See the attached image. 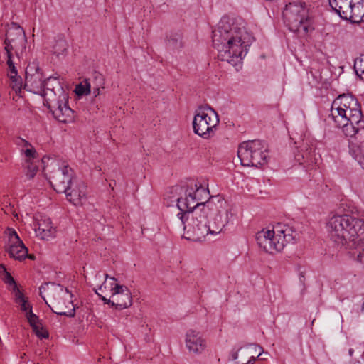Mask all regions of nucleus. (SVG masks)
<instances>
[{"instance_id": "obj_1", "label": "nucleus", "mask_w": 364, "mask_h": 364, "mask_svg": "<svg viewBox=\"0 0 364 364\" xmlns=\"http://www.w3.org/2000/svg\"><path fill=\"white\" fill-rule=\"evenodd\" d=\"M331 115L336 126L350 137V154L364 169V119L360 105L351 95H340L331 105Z\"/></svg>"}, {"instance_id": "obj_2", "label": "nucleus", "mask_w": 364, "mask_h": 364, "mask_svg": "<svg viewBox=\"0 0 364 364\" xmlns=\"http://www.w3.org/2000/svg\"><path fill=\"white\" fill-rule=\"evenodd\" d=\"M213 45L217 49L218 58L237 66L247 53L252 37L245 28L240 18L223 17L213 31Z\"/></svg>"}, {"instance_id": "obj_3", "label": "nucleus", "mask_w": 364, "mask_h": 364, "mask_svg": "<svg viewBox=\"0 0 364 364\" xmlns=\"http://www.w3.org/2000/svg\"><path fill=\"white\" fill-rule=\"evenodd\" d=\"M224 201L218 196L213 197L201 211L196 210L193 218L180 227H183V237L192 241H200L208 235H215L221 232L228 223V212L223 208Z\"/></svg>"}, {"instance_id": "obj_4", "label": "nucleus", "mask_w": 364, "mask_h": 364, "mask_svg": "<svg viewBox=\"0 0 364 364\" xmlns=\"http://www.w3.org/2000/svg\"><path fill=\"white\" fill-rule=\"evenodd\" d=\"M330 239L338 246L355 247L364 241V220L353 215H336L326 225Z\"/></svg>"}, {"instance_id": "obj_5", "label": "nucleus", "mask_w": 364, "mask_h": 364, "mask_svg": "<svg viewBox=\"0 0 364 364\" xmlns=\"http://www.w3.org/2000/svg\"><path fill=\"white\" fill-rule=\"evenodd\" d=\"M175 193L183 192V196L175 198L173 201L177 203L180 212L177 214L179 226L183 222L190 220L193 218L196 210L202 212L206 205L213 196H209L208 190L198 183H191L185 190L182 187L176 186L173 188Z\"/></svg>"}, {"instance_id": "obj_6", "label": "nucleus", "mask_w": 364, "mask_h": 364, "mask_svg": "<svg viewBox=\"0 0 364 364\" xmlns=\"http://www.w3.org/2000/svg\"><path fill=\"white\" fill-rule=\"evenodd\" d=\"M289 227L277 224L272 229H263L257 232L256 240L260 248L270 254L282 251L287 243L294 239Z\"/></svg>"}, {"instance_id": "obj_7", "label": "nucleus", "mask_w": 364, "mask_h": 364, "mask_svg": "<svg viewBox=\"0 0 364 364\" xmlns=\"http://www.w3.org/2000/svg\"><path fill=\"white\" fill-rule=\"evenodd\" d=\"M283 18L289 30L306 35L311 30V20L304 4L290 3L283 11Z\"/></svg>"}, {"instance_id": "obj_8", "label": "nucleus", "mask_w": 364, "mask_h": 364, "mask_svg": "<svg viewBox=\"0 0 364 364\" xmlns=\"http://www.w3.org/2000/svg\"><path fill=\"white\" fill-rule=\"evenodd\" d=\"M267 150L265 144L260 140L247 141L240 144L237 156L242 166L257 167L266 161Z\"/></svg>"}, {"instance_id": "obj_9", "label": "nucleus", "mask_w": 364, "mask_h": 364, "mask_svg": "<svg viewBox=\"0 0 364 364\" xmlns=\"http://www.w3.org/2000/svg\"><path fill=\"white\" fill-rule=\"evenodd\" d=\"M219 124L217 112L210 107H200L196 113L193 120L194 132L204 139L211 137Z\"/></svg>"}, {"instance_id": "obj_10", "label": "nucleus", "mask_w": 364, "mask_h": 364, "mask_svg": "<svg viewBox=\"0 0 364 364\" xmlns=\"http://www.w3.org/2000/svg\"><path fill=\"white\" fill-rule=\"evenodd\" d=\"M26 42L27 39L23 28L16 23H12L4 41L6 61H9L10 65L11 60H14L13 51L18 58L23 57Z\"/></svg>"}, {"instance_id": "obj_11", "label": "nucleus", "mask_w": 364, "mask_h": 364, "mask_svg": "<svg viewBox=\"0 0 364 364\" xmlns=\"http://www.w3.org/2000/svg\"><path fill=\"white\" fill-rule=\"evenodd\" d=\"M24 88L35 94H39L47 98L49 90L48 83L51 78L43 80V73L41 72L37 63L33 62L26 68Z\"/></svg>"}, {"instance_id": "obj_12", "label": "nucleus", "mask_w": 364, "mask_h": 364, "mask_svg": "<svg viewBox=\"0 0 364 364\" xmlns=\"http://www.w3.org/2000/svg\"><path fill=\"white\" fill-rule=\"evenodd\" d=\"M50 166L54 170L49 173V181L53 189L58 193L66 191L69 185L76 178L74 176L73 171L67 165L58 167V163L52 160Z\"/></svg>"}, {"instance_id": "obj_13", "label": "nucleus", "mask_w": 364, "mask_h": 364, "mask_svg": "<svg viewBox=\"0 0 364 364\" xmlns=\"http://www.w3.org/2000/svg\"><path fill=\"white\" fill-rule=\"evenodd\" d=\"M54 301H53L52 306H50L52 311L61 316H66L73 317L75 316V307L70 299L68 301V304L65 305L64 300L66 297H71L68 289L64 288L60 284H52V289H50Z\"/></svg>"}, {"instance_id": "obj_14", "label": "nucleus", "mask_w": 364, "mask_h": 364, "mask_svg": "<svg viewBox=\"0 0 364 364\" xmlns=\"http://www.w3.org/2000/svg\"><path fill=\"white\" fill-rule=\"evenodd\" d=\"M6 232L9 235V239L5 246L6 252L9 254L10 257L22 261L26 258L28 252L27 247L24 245L23 241L20 239L14 230L8 228Z\"/></svg>"}, {"instance_id": "obj_15", "label": "nucleus", "mask_w": 364, "mask_h": 364, "mask_svg": "<svg viewBox=\"0 0 364 364\" xmlns=\"http://www.w3.org/2000/svg\"><path fill=\"white\" fill-rule=\"evenodd\" d=\"M62 193H65L67 200L75 205H82L87 200V186L77 178L73 181L66 191Z\"/></svg>"}, {"instance_id": "obj_16", "label": "nucleus", "mask_w": 364, "mask_h": 364, "mask_svg": "<svg viewBox=\"0 0 364 364\" xmlns=\"http://www.w3.org/2000/svg\"><path fill=\"white\" fill-rule=\"evenodd\" d=\"M112 297L115 304V308L123 309L132 304V294L127 287L117 283L111 284Z\"/></svg>"}, {"instance_id": "obj_17", "label": "nucleus", "mask_w": 364, "mask_h": 364, "mask_svg": "<svg viewBox=\"0 0 364 364\" xmlns=\"http://www.w3.org/2000/svg\"><path fill=\"white\" fill-rule=\"evenodd\" d=\"M263 351L261 346L256 344H248L245 347L240 348L237 351L232 353V359L236 360L239 358V355L243 360L247 359V363L240 360L237 361V364H253L257 358H259Z\"/></svg>"}, {"instance_id": "obj_18", "label": "nucleus", "mask_w": 364, "mask_h": 364, "mask_svg": "<svg viewBox=\"0 0 364 364\" xmlns=\"http://www.w3.org/2000/svg\"><path fill=\"white\" fill-rule=\"evenodd\" d=\"M44 105L52 112L53 117L60 122L66 123L72 118L73 110L65 104L54 102L49 97L44 100Z\"/></svg>"}, {"instance_id": "obj_19", "label": "nucleus", "mask_w": 364, "mask_h": 364, "mask_svg": "<svg viewBox=\"0 0 364 364\" xmlns=\"http://www.w3.org/2000/svg\"><path fill=\"white\" fill-rule=\"evenodd\" d=\"M186 347L191 353L200 354L207 347L206 341L201 334L194 330H189L186 334Z\"/></svg>"}, {"instance_id": "obj_20", "label": "nucleus", "mask_w": 364, "mask_h": 364, "mask_svg": "<svg viewBox=\"0 0 364 364\" xmlns=\"http://www.w3.org/2000/svg\"><path fill=\"white\" fill-rule=\"evenodd\" d=\"M35 232L41 240H49L55 237V228L53 226L50 218H41L37 220Z\"/></svg>"}, {"instance_id": "obj_21", "label": "nucleus", "mask_w": 364, "mask_h": 364, "mask_svg": "<svg viewBox=\"0 0 364 364\" xmlns=\"http://www.w3.org/2000/svg\"><path fill=\"white\" fill-rule=\"evenodd\" d=\"M354 1L355 0H329V5L341 18L347 20L352 16L350 14L352 12Z\"/></svg>"}, {"instance_id": "obj_22", "label": "nucleus", "mask_w": 364, "mask_h": 364, "mask_svg": "<svg viewBox=\"0 0 364 364\" xmlns=\"http://www.w3.org/2000/svg\"><path fill=\"white\" fill-rule=\"evenodd\" d=\"M295 159L299 164L304 165L306 168H312L317 163V159L314 154V151L311 148H306L303 153H298L295 155Z\"/></svg>"}, {"instance_id": "obj_23", "label": "nucleus", "mask_w": 364, "mask_h": 364, "mask_svg": "<svg viewBox=\"0 0 364 364\" xmlns=\"http://www.w3.org/2000/svg\"><path fill=\"white\" fill-rule=\"evenodd\" d=\"M6 64L9 68V77L11 80V86L14 90L17 93L21 90L22 87V80L21 77L18 75V71L15 67V63L11 60V64L9 61H6Z\"/></svg>"}, {"instance_id": "obj_24", "label": "nucleus", "mask_w": 364, "mask_h": 364, "mask_svg": "<svg viewBox=\"0 0 364 364\" xmlns=\"http://www.w3.org/2000/svg\"><path fill=\"white\" fill-rule=\"evenodd\" d=\"M352 15L347 20L353 23H359L364 22V0H355L352 7Z\"/></svg>"}, {"instance_id": "obj_25", "label": "nucleus", "mask_w": 364, "mask_h": 364, "mask_svg": "<svg viewBox=\"0 0 364 364\" xmlns=\"http://www.w3.org/2000/svg\"><path fill=\"white\" fill-rule=\"evenodd\" d=\"M166 46L174 50L182 46L181 36L178 33L171 34L167 39Z\"/></svg>"}, {"instance_id": "obj_26", "label": "nucleus", "mask_w": 364, "mask_h": 364, "mask_svg": "<svg viewBox=\"0 0 364 364\" xmlns=\"http://www.w3.org/2000/svg\"><path fill=\"white\" fill-rule=\"evenodd\" d=\"M22 153L24 154L26 159L25 163H31V161H36V151L35 148L30 145L29 146L26 147V149H22L21 150Z\"/></svg>"}, {"instance_id": "obj_27", "label": "nucleus", "mask_w": 364, "mask_h": 364, "mask_svg": "<svg viewBox=\"0 0 364 364\" xmlns=\"http://www.w3.org/2000/svg\"><path fill=\"white\" fill-rule=\"evenodd\" d=\"M37 163H38V161L25 163V168L26 169V175L30 179L33 178L36 174L38 168Z\"/></svg>"}, {"instance_id": "obj_28", "label": "nucleus", "mask_w": 364, "mask_h": 364, "mask_svg": "<svg viewBox=\"0 0 364 364\" xmlns=\"http://www.w3.org/2000/svg\"><path fill=\"white\" fill-rule=\"evenodd\" d=\"M25 316L26 317L28 322L33 329H36V326H38V325L41 324L39 318L33 313L31 309H30L28 311H26Z\"/></svg>"}, {"instance_id": "obj_29", "label": "nucleus", "mask_w": 364, "mask_h": 364, "mask_svg": "<svg viewBox=\"0 0 364 364\" xmlns=\"http://www.w3.org/2000/svg\"><path fill=\"white\" fill-rule=\"evenodd\" d=\"M77 95H87L90 92V85L87 80L78 85L75 88Z\"/></svg>"}, {"instance_id": "obj_30", "label": "nucleus", "mask_w": 364, "mask_h": 364, "mask_svg": "<svg viewBox=\"0 0 364 364\" xmlns=\"http://www.w3.org/2000/svg\"><path fill=\"white\" fill-rule=\"evenodd\" d=\"M354 69L356 74L363 79L364 76V55H362L355 61Z\"/></svg>"}, {"instance_id": "obj_31", "label": "nucleus", "mask_w": 364, "mask_h": 364, "mask_svg": "<svg viewBox=\"0 0 364 364\" xmlns=\"http://www.w3.org/2000/svg\"><path fill=\"white\" fill-rule=\"evenodd\" d=\"M0 269H3V272H4V278H3V280L4 281V282L6 284H8L11 286H12V287H14V285H17L16 283L15 282L14 278L11 277V275L6 271V269L4 265L3 264H1L0 266Z\"/></svg>"}, {"instance_id": "obj_32", "label": "nucleus", "mask_w": 364, "mask_h": 364, "mask_svg": "<svg viewBox=\"0 0 364 364\" xmlns=\"http://www.w3.org/2000/svg\"><path fill=\"white\" fill-rule=\"evenodd\" d=\"M363 242L360 243L359 246L354 247L355 249H358L356 252L353 253L355 259L359 262H363L364 260V249L363 248Z\"/></svg>"}, {"instance_id": "obj_33", "label": "nucleus", "mask_w": 364, "mask_h": 364, "mask_svg": "<svg viewBox=\"0 0 364 364\" xmlns=\"http://www.w3.org/2000/svg\"><path fill=\"white\" fill-rule=\"evenodd\" d=\"M12 291L14 294V301L16 303L21 302L22 300L25 299L23 294L17 285H14V287H12Z\"/></svg>"}, {"instance_id": "obj_34", "label": "nucleus", "mask_w": 364, "mask_h": 364, "mask_svg": "<svg viewBox=\"0 0 364 364\" xmlns=\"http://www.w3.org/2000/svg\"><path fill=\"white\" fill-rule=\"evenodd\" d=\"M33 331L35 332L36 336L41 338H48V333L46 330L43 328L42 326V324L38 325V326H36V329H33Z\"/></svg>"}, {"instance_id": "obj_35", "label": "nucleus", "mask_w": 364, "mask_h": 364, "mask_svg": "<svg viewBox=\"0 0 364 364\" xmlns=\"http://www.w3.org/2000/svg\"><path fill=\"white\" fill-rule=\"evenodd\" d=\"M20 307L21 310L25 313V315L26 314V311H30V309L32 310V306L30 305L27 299L22 300L21 302H17Z\"/></svg>"}, {"instance_id": "obj_36", "label": "nucleus", "mask_w": 364, "mask_h": 364, "mask_svg": "<svg viewBox=\"0 0 364 364\" xmlns=\"http://www.w3.org/2000/svg\"><path fill=\"white\" fill-rule=\"evenodd\" d=\"M15 144L18 146L19 147L22 149H26V147L29 146L30 145H31L28 141L21 138V137H18L15 140Z\"/></svg>"}, {"instance_id": "obj_37", "label": "nucleus", "mask_w": 364, "mask_h": 364, "mask_svg": "<svg viewBox=\"0 0 364 364\" xmlns=\"http://www.w3.org/2000/svg\"><path fill=\"white\" fill-rule=\"evenodd\" d=\"M105 304H109L112 307H115V304L113 302V297L111 296L110 299H106Z\"/></svg>"}, {"instance_id": "obj_38", "label": "nucleus", "mask_w": 364, "mask_h": 364, "mask_svg": "<svg viewBox=\"0 0 364 364\" xmlns=\"http://www.w3.org/2000/svg\"><path fill=\"white\" fill-rule=\"evenodd\" d=\"M2 210L4 211L6 214H9V213H12V208L11 207H7L2 208Z\"/></svg>"}, {"instance_id": "obj_39", "label": "nucleus", "mask_w": 364, "mask_h": 364, "mask_svg": "<svg viewBox=\"0 0 364 364\" xmlns=\"http://www.w3.org/2000/svg\"><path fill=\"white\" fill-rule=\"evenodd\" d=\"M95 292L98 294V296L101 298V299H102L103 301H105V300H106V299H107V298H105V296H103L100 295V294L97 292V290L95 291Z\"/></svg>"}, {"instance_id": "obj_40", "label": "nucleus", "mask_w": 364, "mask_h": 364, "mask_svg": "<svg viewBox=\"0 0 364 364\" xmlns=\"http://www.w3.org/2000/svg\"><path fill=\"white\" fill-rule=\"evenodd\" d=\"M53 94V95H55V93H53V90L49 88V90L48 91V95H52Z\"/></svg>"}, {"instance_id": "obj_41", "label": "nucleus", "mask_w": 364, "mask_h": 364, "mask_svg": "<svg viewBox=\"0 0 364 364\" xmlns=\"http://www.w3.org/2000/svg\"><path fill=\"white\" fill-rule=\"evenodd\" d=\"M103 288H106V285H105V282L104 284H102L100 287H99V290L102 291V289Z\"/></svg>"}, {"instance_id": "obj_42", "label": "nucleus", "mask_w": 364, "mask_h": 364, "mask_svg": "<svg viewBox=\"0 0 364 364\" xmlns=\"http://www.w3.org/2000/svg\"><path fill=\"white\" fill-rule=\"evenodd\" d=\"M99 93H100V90H99V88H97V89H95V90H94V94H95V96L98 95H99Z\"/></svg>"}, {"instance_id": "obj_43", "label": "nucleus", "mask_w": 364, "mask_h": 364, "mask_svg": "<svg viewBox=\"0 0 364 364\" xmlns=\"http://www.w3.org/2000/svg\"><path fill=\"white\" fill-rule=\"evenodd\" d=\"M354 350L352 348H350L348 350V354L350 356H352L353 355Z\"/></svg>"}, {"instance_id": "obj_44", "label": "nucleus", "mask_w": 364, "mask_h": 364, "mask_svg": "<svg viewBox=\"0 0 364 364\" xmlns=\"http://www.w3.org/2000/svg\"><path fill=\"white\" fill-rule=\"evenodd\" d=\"M26 257H28V258H30V259H33L34 258V257H33V255H28V253H27V256H26Z\"/></svg>"}, {"instance_id": "obj_45", "label": "nucleus", "mask_w": 364, "mask_h": 364, "mask_svg": "<svg viewBox=\"0 0 364 364\" xmlns=\"http://www.w3.org/2000/svg\"><path fill=\"white\" fill-rule=\"evenodd\" d=\"M258 353H259V350L257 351H255V350L252 351V355H257Z\"/></svg>"}, {"instance_id": "obj_46", "label": "nucleus", "mask_w": 364, "mask_h": 364, "mask_svg": "<svg viewBox=\"0 0 364 364\" xmlns=\"http://www.w3.org/2000/svg\"><path fill=\"white\" fill-rule=\"evenodd\" d=\"M361 311L364 312V302L363 303L362 306H361Z\"/></svg>"}, {"instance_id": "obj_47", "label": "nucleus", "mask_w": 364, "mask_h": 364, "mask_svg": "<svg viewBox=\"0 0 364 364\" xmlns=\"http://www.w3.org/2000/svg\"><path fill=\"white\" fill-rule=\"evenodd\" d=\"M47 168H48L47 167H44L43 168V171H44L46 174H47V173H46L47 172Z\"/></svg>"}, {"instance_id": "obj_48", "label": "nucleus", "mask_w": 364, "mask_h": 364, "mask_svg": "<svg viewBox=\"0 0 364 364\" xmlns=\"http://www.w3.org/2000/svg\"><path fill=\"white\" fill-rule=\"evenodd\" d=\"M109 279H110L111 280L114 281V282L116 280V279H115L114 277H110Z\"/></svg>"}, {"instance_id": "obj_49", "label": "nucleus", "mask_w": 364, "mask_h": 364, "mask_svg": "<svg viewBox=\"0 0 364 364\" xmlns=\"http://www.w3.org/2000/svg\"><path fill=\"white\" fill-rule=\"evenodd\" d=\"M46 159L45 157H44V158H43V159H42V162H43V163H45V160H46Z\"/></svg>"}, {"instance_id": "obj_50", "label": "nucleus", "mask_w": 364, "mask_h": 364, "mask_svg": "<svg viewBox=\"0 0 364 364\" xmlns=\"http://www.w3.org/2000/svg\"><path fill=\"white\" fill-rule=\"evenodd\" d=\"M108 277H109L108 274H105V280H107Z\"/></svg>"}, {"instance_id": "obj_51", "label": "nucleus", "mask_w": 364, "mask_h": 364, "mask_svg": "<svg viewBox=\"0 0 364 364\" xmlns=\"http://www.w3.org/2000/svg\"><path fill=\"white\" fill-rule=\"evenodd\" d=\"M363 79H364V75H363Z\"/></svg>"}]
</instances>
